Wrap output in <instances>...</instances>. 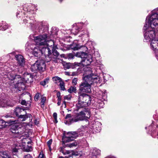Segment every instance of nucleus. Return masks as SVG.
Wrapping results in <instances>:
<instances>
[{
	"instance_id": "1",
	"label": "nucleus",
	"mask_w": 158,
	"mask_h": 158,
	"mask_svg": "<svg viewBox=\"0 0 158 158\" xmlns=\"http://www.w3.org/2000/svg\"><path fill=\"white\" fill-rule=\"evenodd\" d=\"M143 29L146 31L144 34L146 40L150 41L155 39L158 32V7L147 16Z\"/></svg>"
},
{
	"instance_id": "2",
	"label": "nucleus",
	"mask_w": 158,
	"mask_h": 158,
	"mask_svg": "<svg viewBox=\"0 0 158 158\" xmlns=\"http://www.w3.org/2000/svg\"><path fill=\"white\" fill-rule=\"evenodd\" d=\"M46 35H40L35 37V41L37 45L39 46L47 45V47H43L41 48V51L42 54H44L45 57L48 56L50 57L52 52L50 48L52 49V45H54V42L52 40H47Z\"/></svg>"
},
{
	"instance_id": "3",
	"label": "nucleus",
	"mask_w": 158,
	"mask_h": 158,
	"mask_svg": "<svg viewBox=\"0 0 158 158\" xmlns=\"http://www.w3.org/2000/svg\"><path fill=\"white\" fill-rule=\"evenodd\" d=\"M77 109L79 112L75 114L74 117L70 119V123L67 121L65 122L66 124L69 125L72 123L85 120L90 118V112L88 108H81L79 110Z\"/></svg>"
},
{
	"instance_id": "4",
	"label": "nucleus",
	"mask_w": 158,
	"mask_h": 158,
	"mask_svg": "<svg viewBox=\"0 0 158 158\" xmlns=\"http://www.w3.org/2000/svg\"><path fill=\"white\" fill-rule=\"evenodd\" d=\"M78 102L76 104V107L78 110L85 108L90 104L91 98L89 95L81 92H78Z\"/></svg>"
},
{
	"instance_id": "5",
	"label": "nucleus",
	"mask_w": 158,
	"mask_h": 158,
	"mask_svg": "<svg viewBox=\"0 0 158 158\" xmlns=\"http://www.w3.org/2000/svg\"><path fill=\"white\" fill-rule=\"evenodd\" d=\"M85 81L81 82L79 85L78 92L90 93L91 92V85L93 82L90 80V78H87L86 76L84 77Z\"/></svg>"
},
{
	"instance_id": "6",
	"label": "nucleus",
	"mask_w": 158,
	"mask_h": 158,
	"mask_svg": "<svg viewBox=\"0 0 158 158\" xmlns=\"http://www.w3.org/2000/svg\"><path fill=\"white\" fill-rule=\"evenodd\" d=\"M13 71L10 72L11 71H9V70H6V74L4 75V78H7L9 80H17L20 78V76L19 75L15 74H14V72H19V66L18 65H13Z\"/></svg>"
},
{
	"instance_id": "7",
	"label": "nucleus",
	"mask_w": 158,
	"mask_h": 158,
	"mask_svg": "<svg viewBox=\"0 0 158 158\" xmlns=\"http://www.w3.org/2000/svg\"><path fill=\"white\" fill-rule=\"evenodd\" d=\"M10 130L12 133L16 135L15 136L16 137H22L26 135L24 134V131L23 129L17 124L11 125Z\"/></svg>"
},
{
	"instance_id": "8",
	"label": "nucleus",
	"mask_w": 158,
	"mask_h": 158,
	"mask_svg": "<svg viewBox=\"0 0 158 158\" xmlns=\"http://www.w3.org/2000/svg\"><path fill=\"white\" fill-rule=\"evenodd\" d=\"M88 70H90V74L86 76L87 78H90V80L93 82V84L95 85L96 84L98 83H100L101 82V81L99 77L96 75V70L94 69H91L90 68H87Z\"/></svg>"
},
{
	"instance_id": "9",
	"label": "nucleus",
	"mask_w": 158,
	"mask_h": 158,
	"mask_svg": "<svg viewBox=\"0 0 158 158\" xmlns=\"http://www.w3.org/2000/svg\"><path fill=\"white\" fill-rule=\"evenodd\" d=\"M78 134L76 131L69 132L64 135L62 138V142L64 143L69 142L74 140L78 136Z\"/></svg>"
},
{
	"instance_id": "10",
	"label": "nucleus",
	"mask_w": 158,
	"mask_h": 158,
	"mask_svg": "<svg viewBox=\"0 0 158 158\" xmlns=\"http://www.w3.org/2000/svg\"><path fill=\"white\" fill-rule=\"evenodd\" d=\"M29 43H27L26 44V50L27 51L31 49L33 50V54L35 56L37 57H40L41 55V50L39 47L36 46L35 45L31 44L29 45Z\"/></svg>"
},
{
	"instance_id": "11",
	"label": "nucleus",
	"mask_w": 158,
	"mask_h": 158,
	"mask_svg": "<svg viewBox=\"0 0 158 158\" xmlns=\"http://www.w3.org/2000/svg\"><path fill=\"white\" fill-rule=\"evenodd\" d=\"M14 114L18 117L19 118L22 119V121L25 120L26 117L24 114H26V112L25 109L20 107H17L14 110Z\"/></svg>"
},
{
	"instance_id": "12",
	"label": "nucleus",
	"mask_w": 158,
	"mask_h": 158,
	"mask_svg": "<svg viewBox=\"0 0 158 158\" xmlns=\"http://www.w3.org/2000/svg\"><path fill=\"white\" fill-rule=\"evenodd\" d=\"M28 135H26L25 138H23L21 140V145L23 146L24 149L27 151H31L32 150V148L31 146H29L27 145V142L29 138Z\"/></svg>"
},
{
	"instance_id": "13",
	"label": "nucleus",
	"mask_w": 158,
	"mask_h": 158,
	"mask_svg": "<svg viewBox=\"0 0 158 158\" xmlns=\"http://www.w3.org/2000/svg\"><path fill=\"white\" fill-rule=\"evenodd\" d=\"M92 60V55H89L85 58L81 59V64L83 66H86L89 65Z\"/></svg>"
},
{
	"instance_id": "14",
	"label": "nucleus",
	"mask_w": 158,
	"mask_h": 158,
	"mask_svg": "<svg viewBox=\"0 0 158 158\" xmlns=\"http://www.w3.org/2000/svg\"><path fill=\"white\" fill-rule=\"evenodd\" d=\"M100 154V150L95 148H92L90 150L89 156L92 158H96L97 156Z\"/></svg>"
},
{
	"instance_id": "15",
	"label": "nucleus",
	"mask_w": 158,
	"mask_h": 158,
	"mask_svg": "<svg viewBox=\"0 0 158 158\" xmlns=\"http://www.w3.org/2000/svg\"><path fill=\"white\" fill-rule=\"evenodd\" d=\"M17 82L14 85V88H18L19 89H25V86L24 83L23 81V80L21 78V77L19 79H18Z\"/></svg>"
},
{
	"instance_id": "16",
	"label": "nucleus",
	"mask_w": 158,
	"mask_h": 158,
	"mask_svg": "<svg viewBox=\"0 0 158 158\" xmlns=\"http://www.w3.org/2000/svg\"><path fill=\"white\" fill-rule=\"evenodd\" d=\"M39 71L40 72H43L45 70L46 64L44 60L39 59L37 60Z\"/></svg>"
},
{
	"instance_id": "17",
	"label": "nucleus",
	"mask_w": 158,
	"mask_h": 158,
	"mask_svg": "<svg viewBox=\"0 0 158 158\" xmlns=\"http://www.w3.org/2000/svg\"><path fill=\"white\" fill-rule=\"evenodd\" d=\"M53 54L52 55V56L51 55L50 56V57L51 60H53L55 62H57L56 60L59 58L60 55L59 53L56 50L52 51Z\"/></svg>"
},
{
	"instance_id": "18",
	"label": "nucleus",
	"mask_w": 158,
	"mask_h": 158,
	"mask_svg": "<svg viewBox=\"0 0 158 158\" xmlns=\"http://www.w3.org/2000/svg\"><path fill=\"white\" fill-rule=\"evenodd\" d=\"M4 94L2 93L0 94V107H5L7 105L6 104V100L5 99L4 97Z\"/></svg>"
},
{
	"instance_id": "19",
	"label": "nucleus",
	"mask_w": 158,
	"mask_h": 158,
	"mask_svg": "<svg viewBox=\"0 0 158 158\" xmlns=\"http://www.w3.org/2000/svg\"><path fill=\"white\" fill-rule=\"evenodd\" d=\"M0 158H16L14 156L11 157L9 154L7 152H0Z\"/></svg>"
},
{
	"instance_id": "20",
	"label": "nucleus",
	"mask_w": 158,
	"mask_h": 158,
	"mask_svg": "<svg viewBox=\"0 0 158 158\" xmlns=\"http://www.w3.org/2000/svg\"><path fill=\"white\" fill-rule=\"evenodd\" d=\"M79 64L77 63H75L73 64H71L70 63H66L65 64H64V67L66 69H69L70 68H75V66H79Z\"/></svg>"
},
{
	"instance_id": "21",
	"label": "nucleus",
	"mask_w": 158,
	"mask_h": 158,
	"mask_svg": "<svg viewBox=\"0 0 158 158\" xmlns=\"http://www.w3.org/2000/svg\"><path fill=\"white\" fill-rule=\"evenodd\" d=\"M9 27V25L6 22L2 21L0 23V30L4 31Z\"/></svg>"
},
{
	"instance_id": "22",
	"label": "nucleus",
	"mask_w": 158,
	"mask_h": 158,
	"mask_svg": "<svg viewBox=\"0 0 158 158\" xmlns=\"http://www.w3.org/2000/svg\"><path fill=\"white\" fill-rule=\"evenodd\" d=\"M33 78V76L31 73H26L24 75V80L26 82H30Z\"/></svg>"
},
{
	"instance_id": "23",
	"label": "nucleus",
	"mask_w": 158,
	"mask_h": 158,
	"mask_svg": "<svg viewBox=\"0 0 158 158\" xmlns=\"http://www.w3.org/2000/svg\"><path fill=\"white\" fill-rule=\"evenodd\" d=\"M1 70H0V74H1ZM4 74H3V75H5ZM4 75H0V88H2L3 86H5V85H4L6 84V82L4 81L5 79H4V76L3 77Z\"/></svg>"
},
{
	"instance_id": "24",
	"label": "nucleus",
	"mask_w": 158,
	"mask_h": 158,
	"mask_svg": "<svg viewBox=\"0 0 158 158\" xmlns=\"http://www.w3.org/2000/svg\"><path fill=\"white\" fill-rule=\"evenodd\" d=\"M23 23L26 24H27V26L32 27L33 24V21L31 20L29 18H27V19H24L23 20Z\"/></svg>"
},
{
	"instance_id": "25",
	"label": "nucleus",
	"mask_w": 158,
	"mask_h": 158,
	"mask_svg": "<svg viewBox=\"0 0 158 158\" xmlns=\"http://www.w3.org/2000/svg\"><path fill=\"white\" fill-rule=\"evenodd\" d=\"M37 60L35 63L31 65V69L32 72H35V71H39V68Z\"/></svg>"
},
{
	"instance_id": "26",
	"label": "nucleus",
	"mask_w": 158,
	"mask_h": 158,
	"mask_svg": "<svg viewBox=\"0 0 158 158\" xmlns=\"http://www.w3.org/2000/svg\"><path fill=\"white\" fill-rule=\"evenodd\" d=\"M99 94L100 95L99 97L100 98H102V101L105 100L107 98V94L106 91L104 92L102 91H100Z\"/></svg>"
},
{
	"instance_id": "27",
	"label": "nucleus",
	"mask_w": 158,
	"mask_h": 158,
	"mask_svg": "<svg viewBox=\"0 0 158 158\" xmlns=\"http://www.w3.org/2000/svg\"><path fill=\"white\" fill-rule=\"evenodd\" d=\"M76 56L78 57H81L82 59H83L88 56L87 54L83 52H79L77 53Z\"/></svg>"
},
{
	"instance_id": "28",
	"label": "nucleus",
	"mask_w": 158,
	"mask_h": 158,
	"mask_svg": "<svg viewBox=\"0 0 158 158\" xmlns=\"http://www.w3.org/2000/svg\"><path fill=\"white\" fill-rule=\"evenodd\" d=\"M71 47L72 49L74 50H76L80 48V46L77 44L74 43L71 45Z\"/></svg>"
},
{
	"instance_id": "29",
	"label": "nucleus",
	"mask_w": 158,
	"mask_h": 158,
	"mask_svg": "<svg viewBox=\"0 0 158 158\" xmlns=\"http://www.w3.org/2000/svg\"><path fill=\"white\" fill-rule=\"evenodd\" d=\"M68 92L70 93H76L77 92V89L76 87L74 86H71L68 89Z\"/></svg>"
},
{
	"instance_id": "30",
	"label": "nucleus",
	"mask_w": 158,
	"mask_h": 158,
	"mask_svg": "<svg viewBox=\"0 0 158 158\" xmlns=\"http://www.w3.org/2000/svg\"><path fill=\"white\" fill-rule=\"evenodd\" d=\"M80 25L78 24V25L75 24L74 25V27L73 28V30L74 31V30H76L75 34H77L80 30L81 28L79 27Z\"/></svg>"
},
{
	"instance_id": "31",
	"label": "nucleus",
	"mask_w": 158,
	"mask_h": 158,
	"mask_svg": "<svg viewBox=\"0 0 158 158\" xmlns=\"http://www.w3.org/2000/svg\"><path fill=\"white\" fill-rule=\"evenodd\" d=\"M6 122L2 119L0 118V129L5 128L6 126Z\"/></svg>"
},
{
	"instance_id": "32",
	"label": "nucleus",
	"mask_w": 158,
	"mask_h": 158,
	"mask_svg": "<svg viewBox=\"0 0 158 158\" xmlns=\"http://www.w3.org/2000/svg\"><path fill=\"white\" fill-rule=\"evenodd\" d=\"M52 79L55 82L56 84L58 83H60L62 81L61 79L58 76L53 77Z\"/></svg>"
},
{
	"instance_id": "33",
	"label": "nucleus",
	"mask_w": 158,
	"mask_h": 158,
	"mask_svg": "<svg viewBox=\"0 0 158 158\" xmlns=\"http://www.w3.org/2000/svg\"><path fill=\"white\" fill-rule=\"evenodd\" d=\"M98 104L97 105V107L98 108H101L103 107L104 103L103 101L102 100L98 101L97 102Z\"/></svg>"
},
{
	"instance_id": "34",
	"label": "nucleus",
	"mask_w": 158,
	"mask_h": 158,
	"mask_svg": "<svg viewBox=\"0 0 158 158\" xmlns=\"http://www.w3.org/2000/svg\"><path fill=\"white\" fill-rule=\"evenodd\" d=\"M49 79V77H47L45 79L44 81H42L40 82V84L44 86L46 84L48 83Z\"/></svg>"
},
{
	"instance_id": "35",
	"label": "nucleus",
	"mask_w": 158,
	"mask_h": 158,
	"mask_svg": "<svg viewBox=\"0 0 158 158\" xmlns=\"http://www.w3.org/2000/svg\"><path fill=\"white\" fill-rule=\"evenodd\" d=\"M77 145V142H74L72 143H69L67 144L66 145V147L71 148L73 147L76 146Z\"/></svg>"
},
{
	"instance_id": "36",
	"label": "nucleus",
	"mask_w": 158,
	"mask_h": 158,
	"mask_svg": "<svg viewBox=\"0 0 158 158\" xmlns=\"http://www.w3.org/2000/svg\"><path fill=\"white\" fill-rule=\"evenodd\" d=\"M81 35H83V36H85V37L88 38L89 36V34L88 32L87 31V30H85L84 31V32H82V33L81 34Z\"/></svg>"
},
{
	"instance_id": "37",
	"label": "nucleus",
	"mask_w": 158,
	"mask_h": 158,
	"mask_svg": "<svg viewBox=\"0 0 158 158\" xmlns=\"http://www.w3.org/2000/svg\"><path fill=\"white\" fill-rule=\"evenodd\" d=\"M59 85L61 90H64L65 89L64 87V83L63 81L60 83Z\"/></svg>"
},
{
	"instance_id": "38",
	"label": "nucleus",
	"mask_w": 158,
	"mask_h": 158,
	"mask_svg": "<svg viewBox=\"0 0 158 158\" xmlns=\"http://www.w3.org/2000/svg\"><path fill=\"white\" fill-rule=\"evenodd\" d=\"M18 64L19 66H23L25 65V60L24 59L20 60L19 61H18Z\"/></svg>"
},
{
	"instance_id": "39",
	"label": "nucleus",
	"mask_w": 158,
	"mask_h": 158,
	"mask_svg": "<svg viewBox=\"0 0 158 158\" xmlns=\"http://www.w3.org/2000/svg\"><path fill=\"white\" fill-rule=\"evenodd\" d=\"M16 60H17L18 62V61H19L20 60L23 59H24L23 56L20 55H16Z\"/></svg>"
},
{
	"instance_id": "40",
	"label": "nucleus",
	"mask_w": 158,
	"mask_h": 158,
	"mask_svg": "<svg viewBox=\"0 0 158 158\" xmlns=\"http://www.w3.org/2000/svg\"><path fill=\"white\" fill-rule=\"evenodd\" d=\"M60 152L63 153L65 155V154H69L70 153V152L69 151H66L64 150L62 148H61L60 150Z\"/></svg>"
},
{
	"instance_id": "41",
	"label": "nucleus",
	"mask_w": 158,
	"mask_h": 158,
	"mask_svg": "<svg viewBox=\"0 0 158 158\" xmlns=\"http://www.w3.org/2000/svg\"><path fill=\"white\" fill-rule=\"evenodd\" d=\"M52 142V139L49 140L47 142V143L48 146L49 147L50 150H51V144Z\"/></svg>"
},
{
	"instance_id": "42",
	"label": "nucleus",
	"mask_w": 158,
	"mask_h": 158,
	"mask_svg": "<svg viewBox=\"0 0 158 158\" xmlns=\"http://www.w3.org/2000/svg\"><path fill=\"white\" fill-rule=\"evenodd\" d=\"M77 78H74L72 80V84L74 85H76L77 84Z\"/></svg>"
},
{
	"instance_id": "43",
	"label": "nucleus",
	"mask_w": 158,
	"mask_h": 158,
	"mask_svg": "<svg viewBox=\"0 0 158 158\" xmlns=\"http://www.w3.org/2000/svg\"><path fill=\"white\" fill-rule=\"evenodd\" d=\"M12 151V152L13 153H16L18 152V148H15L13 149ZM14 154V155H15L16 156V157H17V156H16V155H15V154Z\"/></svg>"
},
{
	"instance_id": "44",
	"label": "nucleus",
	"mask_w": 158,
	"mask_h": 158,
	"mask_svg": "<svg viewBox=\"0 0 158 158\" xmlns=\"http://www.w3.org/2000/svg\"><path fill=\"white\" fill-rule=\"evenodd\" d=\"M40 97L39 94V93L36 94L34 97V99L35 101H37Z\"/></svg>"
},
{
	"instance_id": "45",
	"label": "nucleus",
	"mask_w": 158,
	"mask_h": 158,
	"mask_svg": "<svg viewBox=\"0 0 158 158\" xmlns=\"http://www.w3.org/2000/svg\"><path fill=\"white\" fill-rule=\"evenodd\" d=\"M74 57V56L71 53L69 54L68 55V58L69 59H73Z\"/></svg>"
},
{
	"instance_id": "46",
	"label": "nucleus",
	"mask_w": 158,
	"mask_h": 158,
	"mask_svg": "<svg viewBox=\"0 0 158 158\" xmlns=\"http://www.w3.org/2000/svg\"><path fill=\"white\" fill-rule=\"evenodd\" d=\"M53 117L56 121V123H57V114L56 113H53Z\"/></svg>"
},
{
	"instance_id": "47",
	"label": "nucleus",
	"mask_w": 158,
	"mask_h": 158,
	"mask_svg": "<svg viewBox=\"0 0 158 158\" xmlns=\"http://www.w3.org/2000/svg\"><path fill=\"white\" fill-rule=\"evenodd\" d=\"M96 130V131L97 132H99L101 130V126H98V127H97L96 126L95 127V128Z\"/></svg>"
},
{
	"instance_id": "48",
	"label": "nucleus",
	"mask_w": 158,
	"mask_h": 158,
	"mask_svg": "<svg viewBox=\"0 0 158 158\" xmlns=\"http://www.w3.org/2000/svg\"><path fill=\"white\" fill-rule=\"evenodd\" d=\"M24 116H25V117H26V118L25 120L28 118H31L32 117L31 115L30 114H26V115L24 114Z\"/></svg>"
},
{
	"instance_id": "49",
	"label": "nucleus",
	"mask_w": 158,
	"mask_h": 158,
	"mask_svg": "<svg viewBox=\"0 0 158 158\" xmlns=\"http://www.w3.org/2000/svg\"><path fill=\"white\" fill-rule=\"evenodd\" d=\"M64 98L65 99L69 100L71 99V96L69 95H67L64 97Z\"/></svg>"
},
{
	"instance_id": "50",
	"label": "nucleus",
	"mask_w": 158,
	"mask_h": 158,
	"mask_svg": "<svg viewBox=\"0 0 158 158\" xmlns=\"http://www.w3.org/2000/svg\"><path fill=\"white\" fill-rule=\"evenodd\" d=\"M31 156L29 154L25 155L23 158H32Z\"/></svg>"
},
{
	"instance_id": "51",
	"label": "nucleus",
	"mask_w": 158,
	"mask_h": 158,
	"mask_svg": "<svg viewBox=\"0 0 158 158\" xmlns=\"http://www.w3.org/2000/svg\"><path fill=\"white\" fill-rule=\"evenodd\" d=\"M46 97H43L42 98H41V102H44L45 103V101L46 100Z\"/></svg>"
},
{
	"instance_id": "52",
	"label": "nucleus",
	"mask_w": 158,
	"mask_h": 158,
	"mask_svg": "<svg viewBox=\"0 0 158 158\" xmlns=\"http://www.w3.org/2000/svg\"><path fill=\"white\" fill-rule=\"evenodd\" d=\"M9 123L12 124L14 123H17V121H16V120H9Z\"/></svg>"
},
{
	"instance_id": "53",
	"label": "nucleus",
	"mask_w": 158,
	"mask_h": 158,
	"mask_svg": "<svg viewBox=\"0 0 158 158\" xmlns=\"http://www.w3.org/2000/svg\"><path fill=\"white\" fill-rule=\"evenodd\" d=\"M71 115L70 114H68L66 115L65 119H67L68 118H71Z\"/></svg>"
},
{
	"instance_id": "54",
	"label": "nucleus",
	"mask_w": 158,
	"mask_h": 158,
	"mask_svg": "<svg viewBox=\"0 0 158 158\" xmlns=\"http://www.w3.org/2000/svg\"><path fill=\"white\" fill-rule=\"evenodd\" d=\"M44 155L43 153H41L40 152L39 155V156L38 158H44Z\"/></svg>"
},
{
	"instance_id": "55",
	"label": "nucleus",
	"mask_w": 158,
	"mask_h": 158,
	"mask_svg": "<svg viewBox=\"0 0 158 158\" xmlns=\"http://www.w3.org/2000/svg\"><path fill=\"white\" fill-rule=\"evenodd\" d=\"M21 104L23 105H26V102L25 100H23L21 101Z\"/></svg>"
},
{
	"instance_id": "56",
	"label": "nucleus",
	"mask_w": 158,
	"mask_h": 158,
	"mask_svg": "<svg viewBox=\"0 0 158 158\" xmlns=\"http://www.w3.org/2000/svg\"><path fill=\"white\" fill-rule=\"evenodd\" d=\"M62 106L64 107V108L66 107V102L65 101L63 102L62 103Z\"/></svg>"
},
{
	"instance_id": "57",
	"label": "nucleus",
	"mask_w": 158,
	"mask_h": 158,
	"mask_svg": "<svg viewBox=\"0 0 158 158\" xmlns=\"http://www.w3.org/2000/svg\"><path fill=\"white\" fill-rule=\"evenodd\" d=\"M34 123L35 125H37L39 124V121L35 119L34 120Z\"/></svg>"
},
{
	"instance_id": "58",
	"label": "nucleus",
	"mask_w": 158,
	"mask_h": 158,
	"mask_svg": "<svg viewBox=\"0 0 158 158\" xmlns=\"http://www.w3.org/2000/svg\"><path fill=\"white\" fill-rule=\"evenodd\" d=\"M40 103H41V107L43 108H44V106L45 102H41Z\"/></svg>"
},
{
	"instance_id": "59",
	"label": "nucleus",
	"mask_w": 158,
	"mask_h": 158,
	"mask_svg": "<svg viewBox=\"0 0 158 158\" xmlns=\"http://www.w3.org/2000/svg\"><path fill=\"white\" fill-rule=\"evenodd\" d=\"M56 96H57V97H61V96L60 95V93L59 92H58L57 93Z\"/></svg>"
},
{
	"instance_id": "60",
	"label": "nucleus",
	"mask_w": 158,
	"mask_h": 158,
	"mask_svg": "<svg viewBox=\"0 0 158 158\" xmlns=\"http://www.w3.org/2000/svg\"><path fill=\"white\" fill-rule=\"evenodd\" d=\"M31 140L30 139V138H29L28 140L27 141V145H28V144H30L31 143Z\"/></svg>"
},
{
	"instance_id": "61",
	"label": "nucleus",
	"mask_w": 158,
	"mask_h": 158,
	"mask_svg": "<svg viewBox=\"0 0 158 158\" xmlns=\"http://www.w3.org/2000/svg\"><path fill=\"white\" fill-rule=\"evenodd\" d=\"M61 101H58L57 104L58 106H60V105Z\"/></svg>"
},
{
	"instance_id": "62",
	"label": "nucleus",
	"mask_w": 158,
	"mask_h": 158,
	"mask_svg": "<svg viewBox=\"0 0 158 158\" xmlns=\"http://www.w3.org/2000/svg\"><path fill=\"white\" fill-rule=\"evenodd\" d=\"M58 98L57 100L58 101H61V97H57Z\"/></svg>"
},
{
	"instance_id": "63",
	"label": "nucleus",
	"mask_w": 158,
	"mask_h": 158,
	"mask_svg": "<svg viewBox=\"0 0 158 158\" xmlns=\"http://www.w3.org/2000/svg\"><path fill=\"white\" fill-rule=\"evenodd\" d=\"M156 131H157V132H158V126H156Z\"/></svg>"
},
{
	"instance_id": "64",
	"label": "nucleus",
	"mask_w": 158,
	"mask_h": 158,
	"mask_svg": "<svg viewBox=\"0 0 158 158\" xmlns=\"http://www.w3.org/2000/svg\"><path fill=\"white\" fill-rule=\"evenodd\" d=\"M152 124L149 127V128L150 129H151L152 127Z\"/></svg>"
}]
</instances>
